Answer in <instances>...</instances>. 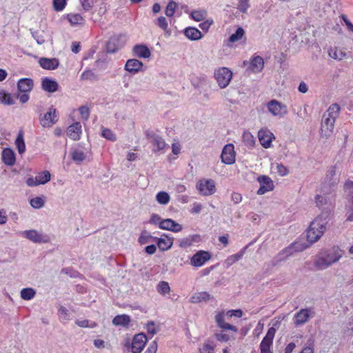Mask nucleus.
Here are the masks:
<instances>
[{
	"label": "nucleus",
	"instance_id": "13",
	"mask_svg": "<svg viewBox=\"0 0 353 353\" xmlns=\"http://www.w3.org/2000/svg\"><path fill=\"white\" fill-rule=\"evenodd\" d=\"M257 181L260 184V187L257 190L259 195H262L266 192L272 191L274 188V184L272 179L266 175H261L257 178Z\"/></svg>",
	"mask_w": 353,
	"mask_h": 353
},
{
	"label": "nucleus",
	"instance_id": "49",
	"mask_svg": "<svg viewBox=\"0 0 353 353\" xmlns=\"http://www.w3.org/2000/svg\"><path fill=\"white\" fill-rule=\"evenodd\" d=\"M0 102L4 105H12L14 103L10 94L3 90H0Z\"/></svg>",
	"mask_w": 353,
	"mask_h": 353
},
{
	"label": "nucleus",
	"instance_id": "9",
	"mask_svg": "<svg viewBox=\"0 0 353 353\" xmlns=\"http://www.w3.org/2000/svg\"><path fill=\"white\" fill-rule=\"evenodd\" d=\"M196 188L202 196H210L216 192L215 182L210 179H200L196 183Z\"/></svg>",
	"mask_w": 353,
	"mask_h": 353
},
{
	"label": "nucleus",
	"instance_id": "37",
	"mask_svg": "<svg viewBox=\"0 0 353 353\" xmlns=\"http://www.w3.org/2000/svg\"><path fill=\"white\" fill-rule=\"evenodd\" d=\"M210 299V294L206 292H200L194 294L190 298V301L194 303L206 301Z\"/></svg>",
	"mask_w": 353,
	"mask_h": 353
},
{
	"label": "nucleus",
	"instance_id": "26",
	"mask_svg": "<svg viewBox=\"0 0 353 353\" xmlns=\"http://www.w3.org/2000/svg\"><path fill=\"white\" fill-rule=\"evenodd\" d=\"M41 88L46 92L52 93L58 90L59 84L55 80L45 77L41 81Z\"/></svg>",
	"mask_w": 353,
	"mask_h": 353
},
{
	"label": "nucleus",
	"instance_id": "30",
	"mask_svg": "<svg viewBox=\"0 0 353 353\" xmlns=\"http://www.w3.org/2000/svg\"><path fill=\"white\" fill-rule=\"evenodd\" d=\"M18 90L21 92H30L33 88V81L29 78H23L19 80Z\"/></svg>",
	"mask_w": 353,
	"mask_h": 353
},
{
	"label": "nucleus",
	"instance_id": "27",
	"mask_svg": "<svg viewBox=\"0 0 353 353\" xmlns=\"http://www.w3.org/2000/svg\"><path fill=\"white\" fill-rule=\"evenodd\" d=\"M65 17L72 26H81L85 23V19L79 13H69Z\"/></svg>",
	"mask_w": 353,
	"mask_h": 353
},
{
	"label": "nucleus",
	"instance_id": "10",
	"mask_svg": "<svg viewBox=\"0 0 353 353\" xmlns=\"http://www.w3.org/2000/svg\"><path fill=\"white\" fill-rule=\"evenodd\" d=\"M58 121V115L56 109L51 107L46 113L41 114L39 117L40 124L43 128H50Z\"/></svg>",
	"mask_w": 353,
	"mask_h": 353
},
{
	"label": "nucleus",
	"instance_id": "4",
	"mask_svg": "<svg viewBox=\"0 0 353 353\" xmlns=\"http://www.w3.org/2000/svg\"><path fill=\"white\" fill-rule=\"evenodd\" d=\"M215 321L217 325L222 329L221 331L215 334L218 341L227 342L234 339L237 333V328L229 323L225 322L223 314L216 313L215 315Z\"/></svg>",
	"mask_w": 353,
	"mask_h": 353
},
{
	"label": "nucleus",
	"instance_id": "32",
	"mask_svg": "<svg viewBox=\"0 0 353 353\" xmlns=\"http://www.w3.org/2000/svg\"><path fill=\"white\" fill-rule=\"evenodd\" d=\"M131 321L130 316L127 314L117 315L112 319V323L115 326L126 327Z\"/></svg>",
	"mask_w": 353,
	"mask_h": 353
},
{
	"label": "nucleus",
	"instance_id": "57",
	"mask_svg": "<svg viewBox=\"0 0 353 353\" xmlns=\"http://www.w3.org/2000/svg\"><path fill=\"white\" fill-rule=\"evenodd\" d=\"M79 2L85 11L90 10L94 5L93 0H79Z\"/></svg>",
	"mask_w": 353,
	"mask_h": 353
},
{
	"label": "nucleus",
	"instance_id": "19",
	"mask_svg": "<svg viewBox=\"0 0 353 353\" xmlns=\"http://www.w3.org/2000/svg\"><path fill=\"white\" fill-rule=\"evenodd\" d=\"M308 245L302 241H297L292 243L289 247L283 250V254L286 257L292 255L295 252H300L308 248Z\"/></svg>",
	"mask_w": 353,
	"mask_h": 353
},
{
	"label": "nucleus",
	"instance_id": "5",
	"mask_svg": "<svg viewBox=\"0 0 353 353\" xmlns=\"http://www.w3.org/2000/svg\"><path fill=\"white\" fill-rule=\"evenodd\" d=\"M266 107L272 116L279 119L283 118L288 113L287 105L276 99L270 100L267 103Z\"/></svg>",
	"mask_w": 353,
	"mask_h": 353
},
{
	"label": "nucleus",
	"instance_id": "53",
	"mask_svg": "<svg viewBox=\"0 0 353 353\" xmlns=\"http://www.w3.org/2000/svg\"><path fill=\"white\" fill-rule=\"evenodd\" d=\"M117 41V40L115 38H112L110 39L107 44V50L108 52L114 53L121 48L119 46H116Z\"/></svg>",
	"mask_w": 353,
	"mask_h": 353
},
{
	"label": "nucleus",
	"instance_id": "35",
	"mask_svg": "<svg viewBox=\"0 0 353 353\" xmlns=\"http://www.w3.org/2000/svg\"><path fill=\"white\" fill-rule=\"evenodd\" d=\"M243 37V28L239 27L237 28L235 33L232 34L229 39H228L226 42V45L232 48L234 46V44L241 39Z\"/></svg>",
	"mask_w": 353,
	"mask_h": 353
},
{
	"label": "nucleus",
	"instance_id": "31",
	"mask_svg": "<svg viewBox=\"0 0 353 353\" xmlns=\"http://www.w3.org/2000/svg\"><path fill=\"white\" fill-rule=\"evenodd\" d=\"M87 157L86 152L80 148H74L71 152V158L76 163L79 164Z\"/></svg>",
	"mask_w": 353,
	"mask_h": 353
},
{
	"label": "nucleus",
	"instance_id": "55",
	"mask_svg": "<svg viewBox=\"0 0 353 353\" xmlns=\"http://www.w3.org/2000/svg\"><path fill=\"white\" fill-rule=\"evenodd\" d=\"M241 256H242L241 252H239V253H237L236 254L231 255L229 257H228L227 259L225 261V264L227 266H230L232 264H234L235 262L239 261L241 258Z\"/></svg>",
	"mask_w": 353,
	"mask_h": 353
},
{
	"label": "nucleus",
	"instance_id": "64",
	"mask_svg": "<svg viewBox=\"0 0 353 353\" xmlns=\"http://www.w3.org/2000/svg\"><path fill=\"white\" fill-rule=\"evenodd\" d=\"M213 21L212 19H208L203 23L199 24V27L205 31H208L210 27V26L212 24Z\"/></svg>",
	"mask_w": 353,
	"mask_h": 353
},
{
	"label": "nucleus",
	"instance_id": "50",
	"mask_svg": "<svg viewBox=\"0 0 353 353\" xmlns=\"http://www.w3.org/2000/svg\"><path fill=\"white\" fill-rule=\"evenodd\" d=\"M177 7L178 6L176 2H169L165 10V15L169 18H172L174 16Z\"/></svg>",
	"mask_w": 353,
	"mask_h": 353
},
{
	"label": "nucleus",
	"instance_id": "36",
	"mask_svg": "<svg viewBox=\"0 0 353 353\" xmlns=\"http://www.w3.org/2000/svg\"><path fill=\"white\" fill-rule=\"evenodd\" d=\"M217 313H221L223 314L224 316V321L226 322L227 321H230L233 317L234 318H240L241 317L243 314V312L241 310H228L227 312L225 311H221L218 312Z\"/></svg>",
	"mask_w": 353,
	"mask_h": 353
},
{
	"label": "nucleus",
	"instance_id": "29",
	"mask_svg": "<svg viewBox=\"0 0 353 353\" xmlns=\"http://www.w3.org/2000/svg\"><path fill=\"white\" fill-rule=\"evenodd\" d=\"M185 36L190 40L197 41L202 38L203 34L201 31L194 27H188L184 31Z\"/></svg>",
	"mask_w": 353,
	"mask_h": 353
},
{
	"label": "nucleus",
	"instance_id": "54",
	"mask_svg": "<svg viewBox=\"0 0 353 353\" xmlns=\"http://www.w3.org/2000/svg\"><path fill=\"white\" fill-rule=\"evenodd\" d=\"M255 144V139L250 132H244V145L252 148Z\"/></svg>",
	"mask_w": 353,
	"mask_h": 353
},
{
	"label": "nucleus",
	"instance_id": "45",
	"mask_svg": "<svg viewBox=\"0 0 353 353\" xmlns=\"http://www.w3.org/2000/svg\"><path fill=\"white\" fill-rule=\"evenodd\" d=\"M157 292L165 296L170 292V287L167 281H160L157 286Z\"/></svg>",
	"mask_w": 353,
	"mask_h": 353
},
{
	"label": "nucleus",
	"instance_id": "46",
	"mask_svg": "<svg viewBox=\"0 0 353 353\" xmlns=\"http://www.w3.org/2000/svg\"><path fill=\"white\" fill-rule=\"evenodd\" d=\"M148 333L153 336L159 330V325L154 321H148L145 326Z\"/></svg>",
	"mask_w": 353,
	"mask_h": 353
},
{
	"label": "nucleus",
	"instance_id": "1",
	"mask_svg": "<svg viewBox=\"0 0 353 353\" xmlns=\"http://www.w3.org/2000/svg\"><path fill=\"white\" fill-rule=\"evenodd\" d=\"M329 221L328 215L322 213L310 223L307 230V239L310 244L318 241L321 239L327 230Z\"/></svg>",
	"mask_w": 353,
	"mask_h": 353
},
{
	"label": "nucleus",
	"instance_id": "59",
	"mask_svg": "<svg viewBox=\"0 0 353 353\" xmlns=\"http://www.w3.org/2000/svg\"><path fill=\"white\" fill-rule=\"evenodd\" d=\"M79 111L83 119L85 121L88 119L90 115V110L88 107L81 106L79 108Z\"/></svg>",
	"mask_w": 353,
	"mask_h": 353
},
{
	"label": "nucleus",
	"instance_id": "23",
	"mask_svg": "<svg viewBox=\"0 0 353 353\" xmlns=\"http://www.w3.org/2000/svg\"><path fill=\"white\" fill-rule=\"evenodd\" d=\"M161 229L172 231L173 232H179L182 230L183 227L179 223L175 222L171 219H163L161 223Z\"/></svg>",
	"mask_w": 353,
	"mask_h": 353
},
{
	"label": "nucleus",
	"instance_id": "60",
	"mask_svg": "<svg viewBox=\"0 0 353 353\" xmlns=\"http://www.w3.org/2000/svg\"><path fill=\"white\" fill-rule=\"evenodd\" d=\"M192 245V244L189 236L179 240V247L182 248H187Z\"/></svg>",
	"mask_w": 353,
	"mask_h": 353
},
{
	"label": "nucleus",
	"instance_id": "16",
	"mask_svg": "<svg viewBox=\"0 0 353 353\" xmlns=\"http://www.w3.org/2000/svg\"><path fill=\"white\" fill-rule=\"evenodd\" d=\"M258 137L260 143L265 148L272 147V142L275 139L274 134L268 128L261 129L258 132Z\"/></svg>",
	"mask_w": 353,
	"mask_h": 353
},
{
	"label": "nucleus",
	"instance_id": "58",
	"mask_svg": "<svg viewBox=\"0 0 353 353\" xmlns=\"http://www.w3.org/2000/svg\"><path fill=\"white\" fill-rule=\"evenodd\" d=\"M163 219H161V216L157 214H152L150 219L149 221L150 223L158 225L159 228H161V223Z\"/></svg>",
	"mask_w": 353,
	"mask_h": 353
},
{
	"label": "nucleus",
	"instance_id": "7",
	"mask_svg": "<svg viewBox=\"0 0 353 353\" xmlns=\"http://www.w3.org/2000/svg\"><path fill=\"white\" fill-rule=\"evenodd\" d=\"M263 68V59L260 56L254 55L250 59L244 74L247 77H250L252 74H256L261 72Z\"/></svg>",
	"mask_w": 353,
	"mask_h": 353
},
{
	"label": "nucleus",
	"instance_id": "41",
	"mask_svg": "<svg viewBox=\"0 0 353 353\" xmlns=\"http://www.w3.org/2000/svg\"><path fill=\"white\" fill-rule=\"evenodd\" d=\"M58 316L62 323H67L70 320V314L68 309L61 306L58 310Z\"/></svg>",
	"mask_w": 353,
	"mask_h": 353
},
{
	"label": "nucleus",
	"instance_id": "12",
	"mask_svg": "<svg viewBox=\"0 0 353 353\" xmlns=\"http://www.w3.org/2000/svg\"><path fill=\"white\" fill-rule=\"evenodd\" d=\"M147 137L152 145V151L154 153L163 151L168 145L161 137L154 132H148Z\"/></svg>",
	"mask_w": 353,
	"mask_h": 353
},
{
	"label": "nucleus",
	"instance_id": "11",
	"mask_svg": "<svg viewBox=\"0 0 353 353\" xmlns=\"http://www.w3.org/2000/svg\"><path fill=\"white\" fill-rule=\"evenodd\" d=\"M212 257L211 254L205 250H199L190 258V265L194 268L204 265Z\"/></svg>",
	"mask_w": 353,
	"mask_h": 353
},
{
	"label": "nucleus",
	"instance_id": "2",
	"mask_svg": "<svg viewBox=\"0 0 353 353\" xmlns=\"http://www.w3.org/2000/svg\"><path fill=\"white\" fill-rule=\"evenodd\" d=\"M342 251L339 248H332L319 253L314 259V266L317 270H323L336 263L342 257Z\"/></svg>",
	"mask_w": 353,
	"mask_h": 353
},
{
	"label": "nucleus",
	"instance_id": "3",
	"mask_svg": "<svg viewBox=\"0 0 353 353\" xmlns=\"http://www.w3.org/2000/svg\"><path fill=\"white\" fill-rule=\"evenodd\" d=\"M340 107L338 104H332L323 115L320 134L322 137L329 138L333 133L334 123L339 117Z\"/></svg>",
	"mask_w": 353,
	"mask_h": 353
},
{
	"label": "nucleus",
	"instance_id": "17",
	"mask_svg": "<svg viewBox=\"0 0 353 353\" xmlns=\"http://www.w3.org/2000/svg\"><path fill=\"white\" fill-rule=\"evenodd\" d=\"M148 339L144 333L135 334L132 341V353H140L144 348Z\"/></svg>",
	"mask_w": 353,
	"mask_h": 353
},
{
	"label": "nucleus",
	"instance_id": "61",
	"mask_svg": "<svg viewBox=\"0 0 353 353\" xmlns=\"http://www.w3.org/2000/svg\"><path fill=\"white\" fill-rule=\"evenodd\" d=\"M247 219L254 223H257L260 221V216L255 212H250L247 215Z\"/></svg>",
	"mask_w": 353,
	"mask_h": 353
},
{
	"label": "nucleus",
	"instance_id": "6",
	"mask_svg": "<svg viewBox=\"0 0 353 353\" xmlns=\"http://www.w3.org/2000/svg\"><path fill=\"white\" fill-rule=\"evenodd\" d=\"M23 237L30 240L34 243H47L50 241L48 234L37 230H28L21 232Z\"/></svg>",
	"mask_w": 353,
	"mask_h": 353
},
{
	"label": "nucleus",
	"instance_id": "28",
	"mask_svg": "<svg viewBox=\"0 0 353 353\" xmlns=\"http://www.w3.org/2000/svg\"><path fill=\"white\" fill-rule=\"evenodd\" d=\"M310 316V311L307 309L301 310L297 312L294 318V322L296 325H300L306 323Z\"/></svg>",
	"mask_w": 353,
	"mask_h": 353
},
{
	"label": "nucleus",
	"instance_id": "38",
	"mask_svg": "<svg viewBox=\"0 0 353 353\" xmlns=\"http://www.w3.org/2000/svg\"><path fill=\"white\" fill-rule=\"evenodd\" d=\"M15 145L19 154H23L26 151V144L23 138V132L20 130L15 140Z\"/></svg>",
	"mask_w": 353,
	"mask_h": 353
},
{
	"label": "nucleus",
	"instance_id": "33",
	"mask_svg": "<svg viewBox=\"0 0 353 353\" xmlns=\"http://www.w3.org/2000/svg\"><path fill=\"white\" fill-rule=\"evenodd\" d=\"M155 24L161 30H163L167 36H170L172 34L171 30L168 27V20L165 17L161 16L155 21Z\"/></svg>",
	"mask_w": 353,
	"mask_h": 353
},
{
	"label": "nucleus",
	"instance_id": "39",
	"mask_svg": "<svg viewBox=\"0 0 353 353\" xmlns=\"http://www.w3.org/2000/svg\"><path fill=\"white\" fill-rule=\"evenodd\" d=\"M156 237H153L150 233L146 230L143 231L139 238V243L141 245L155 242Z\"/></svg>",
	"mask_w": 353,
	"mask_h": 353
},
{
	"label": "nucleus",
	"instance_id": "24",
	"mask_svg": "<svg viewBox=\"0 0 353 353\" xmlns=\"http://www.w3.org/2000/svg\"><path fill=\"white\" fill-rule=\"evenodd\" d=\"M2 161L8 166H12L16 162L15 154L10 148H5L1 153Z\"/></svg>",
	"mask_w": 353,
	"mask_h": 353
},
{
	"label": "nucleus",
	"instance_id": "20",
	"mask_svg": "<svg viewBox=\"0 0 353 353\" xmlns=\"http://www.w3.org/2000/svg\"><path fill=\"white\" fill-rule=\"evenodd\" d=\"M67 135L74 141H78L81 139L82 134V127L79 122H75L70 125L67 129Z\"/></svg>",
	"mask_w": 353,
	"mask_h": 353
},
{
	"label": "nucleus",
	"instance_id": "43",
	"mask_svg": "<svg viewBox=\"0 0 353 353\" xmlns=\"http://www.w3.org/2000/svg\"><path fill=\"white\" fill-rule=\"evenodd\" d=\"M156 201L161 205H167L170 201L169 194L164 191L159 192L156 195Z\"/></svg>",
	"mask_w": 353,
	"mask_h": 353
},
{
	"label": "nucleus",
	"instance_id": "8",
	"mask_svg": "<svg viewBox=\"0 0 353 353\" xmlns=\"http://www.w3.org/2000/svg\"><path fill=\"white\" fill-rule=\"evenodd\" d=\"M232 77V71L225 67L219 68L214 71V78L221 88H226Z\"/></svg>",
	"mask_w": 353,
	"mask_h": 353
},
{
	"label": "nucleus",
	"instance_id": "15",
	"mask_svg": "<svg viewBox=\"0 0 353 353\" xmlns=\"http://www.w3.org/2000/svg\"><path fill=\"white\" fill-rule=\"evenodd\" d=\"M236 152L234 146L232 143L225 145L221 155V161L228 165L233 164L235 162Z\"/></svg>",
	"mask_w": 353,
	"mask_h": 353
},
{
	"label": "nucleus",
	"instance_id": "47",
	"mask_svg": "<svg viewBox=\"0 0 353 353\" xmlns=\"http://www.w3.org/2000/svg\"><path fill=\"white\" fill-rule=\"evenodd\" d=\"M272 168H275L276 172L281 176H285L289 174V169L282 163H273Z\"/></svg>",
	"mask_w": 353,
	"mask_h": 353
},
{
	"label": "nucleus",
	"instance_id": "48",
	"mask_svg": "<svg viewBox=\"0 0 353 353\" xmlns=\"http://www.w3.org/2000/svg\"><path fill=\"white\" fill-rule=\"evenodd\" d=\"M207 15V12L203 10H194L190 13V17L196 21H201L203 20Z\"/></svg>",
	"mask_w": 353,
	"mask_h": 353
},
{
	"label": "nucleus",
	"instance_id": "18",
	"mask_svg": "<svg viewBox=\"0 0 353 353\" xmlns=\"http://www.w3.org/2000/svg\"><path fill=\"white\" fill-rule=\"evenodd\" d=\"M124 69L131 74H136L143 71V63L138 59H130L126 61Z\"/></svg>",
	"mask_w": 353,
	"mask_h": 353
},
{
	"label": "nucleus",
	"instance_id": "42",
	"mask_svg": "<svg viewBox=\"0 0 353 353\" xmlns=\"http://www.w3.org/2000/svg\"><path fill=\"white\" fill-rule=\"evenodd\" d=\"M50 180V173L48 170L39 172L36 175V181L39 185H44Z\"/></svg>",
	"mask_w": 353,
	"mask_h": 353
},
{
	"label": "nucleus",
	"instance_id": "22",
	"mask_svg": "<svg viewBox=\"0 0 353 353\" xmlns=\"http://www.w3.org/2000/svg\"><path fill=\"white\" fill-rule=\"evenodd\" d=\"M39 64L43 69L53 70L58 68L59 61L56 58L42 57L39 59Z\"/></svg>",
	"mask_w": 353,
	"mask_h": 353
},
{
	"label": "nucleus",
	"instance_id": "25",
	"mask_svg": "<svg viewBox=\"0 0 353 353\" xmlns=\"http://www.w3.org/2000/svg\"><path fill=\"white\" fill-rule=\"evenodd\" d=\"M155 242L159 250L166 251L170 249L173 245V238L164 235L161 238H157Z\"/></svg>",
	"mask_w": 353,
	"mask_h": 353
},
{
	"label": "nucleus",
	"instance_id": "56",
	"mask_svg": "<svg viewBox=\"0 0 353 353\" xmlns=\"http://www.w3.org/2000/svg\"><path fill=\"white\" fill-rule=\"evenodd\" d=\"M76 324L81 327H91L93 328L96 327V323L94 322L90 323L88 320L83 319V320H77Z\"/></svg>",
	"mask_w": 353,
	"mask_h": 353
},
{
	"label": "nucleus",
	"instance_id": "62",
	"mask_svg": "<svg viewBox=\"0 0 353 353\" xmlns=\"http://www.w3.org/2000/svg\"><path fill=\"white\" fill-rule=\"evenodd\" d=\"M31 33L32 37L36 40L38 44L41 45L45 42V39L38 32H32Z\"/></svg>",
	"mask_w": 353,
	"mask_h": 353
},
{
	"label": "nucleus",
	"instance_id": "44",
	"mask_svg": "<svg viewBox=\"0 0 353 353\" xmlns=\"http://www.w3.org/2000/svg\"><path fill=\"white\" fill-rule=\"evenodd\" d=\"M46 199L44 196H36L30 200V204L34 209H40L45 205Z\"/></svg>",
	"mask_w": 353,
	"mask_h": 353
},
{
	"label": "nucleus",
	"instance_id": "14",
	"mask_svg": "<svg viewBox=\"0 0 353 353\" xmlns=\"http://www.w3.org/2000/svg\"><path fill=\"white\" fill-rule=\"evenodd\" d=\"M279 321H277L273 324L274 327H270L263 338L261 343V353H268L272 344V341L276 333V328L274 327L278 326Z\"/></svg>",
	"mask_w": 353,
	"mask_h": 353
},
{
	"label": "nucleus",
	"instance_id": "52",
	"mask_svg": "<svg viewBox=\"0 0 353 353\" xmlns=\"http://www.w3.org/2000/svg\"><path fill=\"white\" fill-rule=\"evenodd\" d=\"M67 4L66 0H53V8L57 12H61L64 10Z\"/></svg>",
	"mask_w": 353,
	"mask_h": 353
},
{
	"label": "nucleus",
	"instance_id": "34",
	"mask_svg": "<svg viewBox=\"0 0 353 353\" xmlns=\"http://www.w3.org/2000/svg\"><path fill=\"white\" fill-rule=\"evenodd\" d=\"M328 55L333 59L341 61L345 57L346 54L341 49L333 47L329 49Z\"/></svg>",
	"mask_w": 353,
	"mask_h": 353
},
{
	"label": "nucleus",
	"instance_id": "40",
	"mask_svg": "<svg viewBox=\"0 0 353 353\" xmlns=\"http://www.w3.org/2000/svg\"><path fill=\"white\" fill-rule=\"evenodd\" d=\"M21 298L26 301H30L34 299L36 295V291L33 288H23L20 292Z\"/></svg>",
	"mask_w": 353,
	"mask_h": 353
},
{
	"label": "nucleus",
	"instance_id": "51",
	"mask_svg": "<svg viewBox=\"0 0 353 353\" xmlns=\"http://www.w3.org/2000/svg\"><path fill=\"white\" fill-rule=\"evenodd\" d=\"M101 136L107 140L114 141L117 139L116 135L114 132L108 128H102Z\"/></svg>",
	"mask_w": 353,
	"mask_h": 353
},
{
	"label": "nucleus",
	"instance_id": "63",
	"mask_svg": "<svg viewBox=\"0 0 353 353\" xmlns=\"http://www.w3.org/2000/svg\"><path fill=\"white\" fill-rule=\"evenodd\" d=\"M214 344L213 341H207L203 345V350L205 352H208L210 353L211 351L214 350Z\"/></svg>",
	"mask_w": 353,
	"mask_h": 353
},
{
	"label": "nucleus",
	"instance_id": "21",
	"mask_svg": "<svg viewBox=\"0 0 353 353\" xmlns=\"http://www.w3.org/2000/svg\"><path fill=\"white\" fill-rule=\"evenodd\" d=\"M132 53L134 57L141 59H148L151 56L150 50L143 44L135 45L132 48Z\"/></svg>",
	"mask_w": 353,
	"mask_h": 353
}]
</instances>
